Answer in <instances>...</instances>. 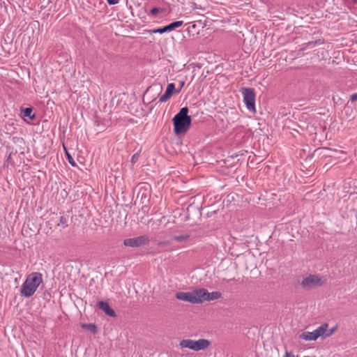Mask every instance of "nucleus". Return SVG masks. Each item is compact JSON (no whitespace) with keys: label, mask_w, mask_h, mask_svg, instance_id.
Instances as JSON below:
<instances>
[{"label":"nucleus","mask_w":357,"mask_h":357,"mask_svg":"<svg viewBox=\"0 0 357 357\" xmlns=\"http://www.w3.org/2000/svg\"><path fill=\"white\" fill-rule=\"evenodd\" d=\"M69 216L68 215H61L59 218V222L57 224L58 227L64 229L68 226Z\"/></svg>","instance_id":"dca6fc26"},{"label":"nucleus","mask_w":357,"mask_h":357,"mask_svg":"<svg viewBox=\"0 0 357 357\" xmlns=\"http://www.w3.org/2000/svg\"><path fill=\"white\" fill-rule=\"evenodd\" d=\"M64 149H65V151H66V158H67V160L68 161V162L73 166V167H75L77 165L75 161L74 160L73 158L72 157V155L68 153V151L66 150V149L64 147Z\"/></svg>","instance_id":"aec40b11"},{"label":"nucleus","mask_w":357,"mask_h":357,"mask_svg":"<svg viewBox=\"0 0 357 357\" xmlns=\"http://www.w3.org/2000/svg\"><path fill=\"white\" fill-rule=\"evenodd\" d=\"M107 2L109 5H116L119 3V0H107Z\"/></svg>","instance_id":"b1692460"},{"label":"nucleus","mask_w":357,"mask_h":357,"mask_svg":"<svg viewBox=\"0 0 357 357\" xmlns=\"http://www.w3.org/2000/svg\"><path fill=\"white\" fill-rule=\"evenodd\" d=\"M338 329V326L335 325L329 330H328V328H326V332L324 334V337H328L331 336L334 333H335Z\"/></svg>","instance_id":"6ab92c4d"},{"label":"nucleus","mask_w":357,"mask_h":357,"mask_svg":"<svg viewBox=\"0 0 357 357\" xmlns=\"http://www.w3.org/2000/svg\"><path fill=\"white\" fill-rule=\"evenodd\" d=\"M211 342L206 339H199L198 340H193L190 339L183 340L180 342V346L183 348H188L194 351L204 350L208 348Z\"/></svg>","instance_id":"7ed1b4c3"},{"label":"nucleus","mask_w":357,"mask_h":357,"mask_svg":"<svg viewBox=\"0 0 357 357\" xmlns=\"http://www.w3.org/2000/svg\"><path fill=\"white\" fill-rule=\"evenodd\" d=\"M343 112L347 116V119L350 121L354 118L356 111L347 104L344 108Z\"/></svg>","instance_id":"4468645a"},{"label":"nucleus","mask_w":357,"mask_h":357,"mask_svg":"<svg viewBox=\"0 0 357 357\" xmlns=\"http://www.w3.org/2000/svg\"><path fill=\"white\" fill-rule=\"evenodd\" d=\"M301 284L304 289L309 290L313 287L321 286L323 284V282L318 275H310L309 276L303 278Z\"/></svg>","instance_id":"1a4fd4ad"},{"label":"nucleus","mask_w":357,"mask_h":357,"mask_svg":"<svg viewBox=\"0 0 357 357\" xmlns=\"http://www.w3.org/2000/svg\"><path fill=\"white\" fill-rule=\"evenodd\" d=\"M21 113L24 118H29L30 120H33L36 119V114L33 113L32 107H26L25 109H22Z\"/></svg>","instance_id":"ddd939ff"},{"label":"nucleus","mask_w":357,"mask_h":357,"mask_svg":"<svg viewBox=\"0 0 357 357\" xmlns=\"http://www.w3.org/2000/svg\"><path fill=\"white\" fill-rule=\"evenodd\" d=\"M175 91V85L174 83H169L167 89L165 90V92L164 94H162L159 99L160 102H164L167 101L173 94L174 91Z\"/></svg>","instance_id":"f8f14e48"},{"label":"nucleus","mask_w":357,"mask_h":357,"mask_svg":"<svg viewBox=\"0 0 357 357\" xmlns=\"http://www.w3.org/2000/svg\"><path fill=\"white\" fill-rule=\"evenodd\" d=\"M150 240L147 235H142L134 238H126L123 241V245L126 247L139 248L147 245Z\"/></svg>","instance_id":"423d86ee"},{"label":"nucleus","mask_w":357,"mask_h":357,"mask_svg":"<svg viewBox=\"0 0 357 357\" xmlns=\"http://www.w3.org/2000/svg\"><path fill=\"white\" fill-rule=\"evenodd\" d=\"M139 155H140L139 152H137L132 155V158H131V162L132 164H135V162H137V161L139 159Z\"/></svg>","instance_id":"4be33fe9"},{"label":"nucleus","mask_w":357,"mask_h":357,"mask_svg":"<svg viewBox=\"0 0 357 357\" xmlns=\"http://www.w3.org/2000/svg\"><path fill=\"white\" fill-rule=\"evenodd\" d=\"M198 288L191 292L179 291L176 294V298L178 300L189 302L190 303H199L200 299L197 296Z\"/></svg>","instance_id":"0eeeda50"},{"label":"nucleus","mask_w":357,"mask_h":357,"mask_svg":"<svg viewBox=\"0 0 357 357\" xmlns=\"http://www.w3.org/2000/svg\"><path fill=\"white\" fill-rule=\"evenodd\" d=\"M188 108L182 107L172 119L174 132L176 135L186 132L191 125V117L188 116Z\"/></svg>","instance_id":"f03ea898"},{"label":"nucleus","mask_w":357,"mask_h":357,"mask_svg":"<svg viewBox=\"0 0 357 357\" xmlns=\"http://www.w3.org/2000/svg\"><path fill=\"white\" fill-rule=\"evenodd\" d=\"M242 94L243 96V102L246 107L250 111L255 112V93L252 88H242Z\"/></svg>","instance_id":"20e7f679"},{"label":"nucleus","mask_w":357,"mask_h":357,"mask_svg":"<svg viewBox=\"0 0 357 357\" xmlns=\"http://www.w3.org/2000/svg\"><path fill=\"white\" fill-rule=\"evenodd\" d=\"M43 282V275L39 272H33L29 274L21 286L20 294L22 296L29 298L34 294L37 288Z\"/></svg>","instance_id":"f257e3e1"},{"label":"nucleus","mask_w":357,"mask_h":357,"mask_svg":"<svg viewBox=\"0 0 357 357\" xmlns=\"http://www.w3.org/2000/svg\"><path fill=\"white\" fill-rule=\"evenodd\" d=\"M185 84V82L184 81H182L180 82V89L177 91V92H180V91L181 90L182 87L184 86Z\"/></svg>","instance_id":"bb28decb"},{"label":"nucleus","mask_w":357,"mask_h":357,"mask_svg":"<svg viewBox=\"0 0 357 357\" xmlns=\"http://www.w3.org/2000/svg\"><path fill=\"white\" fill-rule=\"evenodd\" d=\"M167 242H165V241H161V242H159V243H158V245H167Z\"/></svg>","instance_id":"cd10ccee"},{"label":"nucleus","mask_w":357,"mask_h":357,"mask_svg":"<svg viewBox=\"0 0 357 357\" xmlns=\"http://www.w3.org/2000/svg\"><path fill=\"white\" fill-rule=\"evenodd\" d=\"M356 100H357V93H355L351 96L350 100H351V102H353Z\"/></svg>","instance_id":"393cba45"},{"label":"nucleus","mask_w":357,"mask_h":357,"mask_svg":"<svg viewBox=\"0 0 357 357\" xmlns=\"http://www.w3.org/2000/svg\"><path fill=\"white\" fill-rule=\"evenodd\" d=\"M284 357H294V355L292 353L286 352Z\"/></svg>","instance_id":"a878e982"},{"label":"nucleus","mask_w":357,"mask_h":357,"mask_svg":"<svg viewBox=\"0 0 357 357\" xmlns=\"http://www.w3.org/2000/svg\"><path fill=\"white\" fill-rule=\"evenodd\" d=\"M197 296L200 299L199 303H202L204 301H211L217 300L222 296V294L220 291L208 292L206 289L198 288Z\"/></svg>","instance_id":"6e6552de"},{"label":"nucleus","mask_w":357,"mask_h":357,"mask_svg":"<svg viewBox=\"0 0 357 357\" xmlns=\"http://www.w3.org/2000/svg\"><path fill=\"white\" fill-rule=\"evenodd\" d=\"M328 327V324L325 323L319 326L316 330L312 332H304L300 335V338L305 340H316L319 337H324V334L326 332V328Z\"/></svg>","instance_id":"39448f33"},{"label":"nucleus","mask_w":357,"mask_h":357,"mask_svg":"<svg viewBox=\"0 0 357 357\" xmlns=\"http://www.w3.org/2000/svg\"><path fill=\"white\" fill-rule=\"evenodd\" d=\"M160 13V9L158 8H156V7H153L150 10V13L153 15H157L158 13Z\"/></svg>","instance_id":"5701e85b"},{"label":"nucleus","mask_w":357,"mask_h":357,"mask_svg":"<svg viewBox=\"0 0 357 357\" xmlns=\"http://www.w3.org/2000/svg\"><path fill=\"white\" fill-rule=\"evenodd\" d=\"M190 238V235L184 234V235H178L174 236V240L177 242H184L187 241Z\"/></svg>","instance_id":"a211bd4d"},{"label":"nucleus","mask_w":357,"mask_h":357,"mask_svg":"<svg viewBox=\"0 0 357 357\" xmlns=\"http://www.w3.org/2000/svg\"><path fill=\"white\" fill-rule=\"evenodd\" d=\"M183 21H175V22L170 23L169 24H168L167 26H165L163 27H160L158 29H155L151 30L150 31L153 33L162 34L165 32L172 31L174 30L175 29L180 27L183 24Z\"/></svg>","instance_id":"9d476101"},{"label":"nucleus","mask_w":357,"mask_h":357,"mask_svg":"<svg viewBox=\"0 0 357 357\" xmlns=\"http://www.w3.org/2000/svg\"><path fill=\"white\" fill-rule=\"evenodd\" d=\"M323 42L321 40H317L314 41H310L308 43H305L303 45V47L300 50V51H304L307 48H312L317 45L322 44Z\"/></svg>","instance_id":"2eb2a0df"},{"label":"nucleus","mask_w":357,"mask_h":357,"mask_svg":"<svg viewBox=\"0 0 357 357\" xmlns=\"http://www.w3.org/2000/svg\"><path fill=\"white\" fill-rule=\"evenodd\" d=\"M81 327L84 329L89 331L93 334H96L98 333V328L93 324H82Z\"/></svg>","instance_id":"f3484780"},{"label":"nucleus","mask_w":357,"mask_h":357,"mask_svg":"<svg viewBox=\"0 0 357 357\" xmlns=\"http://www.w3.org/2000/svg\"><path fill=\"white\" fill-rule=\"evenodd\" d=\"M98 307L102 310L107 315L111 317H116L115 311L109 306V303L105 301H100L98 303Z\"/></svg>","instance_id":"9b49d317"},{"label":"nucleus","mask_w":357,"mask_h":357,"mask_svg":"<svg viewBox=\"0 0 357 357\" xmlns=\"http://www.w3.org/2000/svg\"><path fill=\"white\" fill-rule=\"evenodd\" d=\"M344 3L349 8H351L357 4V0H344Z\"/></svg>","instance_id":"412c9836"}]
</instances>
